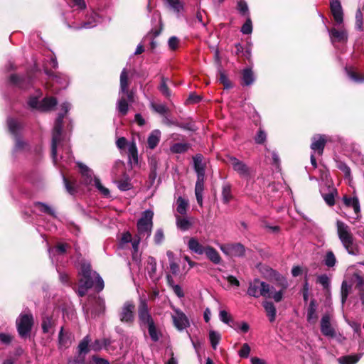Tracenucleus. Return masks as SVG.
Segmentation results:
<instances>
[{
  "mask_svg": "<svg viewBox=\"0 0 364 364\" xmlns=\"http://www.w3.org/2000/svg\"><path fill=\"white\" fill-rule=\"evenodd\" d=\"M330 38L332 43L335 42L344 43L347 41L348 36L345 29L332 28L329 31Z\"/></svg>",
  "mask_w": 364,
  "mask_h": 364,
  "instance_id": "18",
  "label": "nucleus"
},
{
  "mask_svg": "<svg viewBox=\"0 0 364 364\" xmlns=\"http://www.w3.org/2000/svg\"><path fill=\"white\" fill-rule=\"evenodd\" d=\"M93 181L94 185L101 192L102 194L107 197L109 196V191L108 190V188L102 186L98 178L95 177Z\"/></svg>",
  "mask_w": 364,
  "mask_h": 364,
  "instance_id": "48",
  "label": "nucleus"
},
{
  "mask_svg": "<svg viewBox=\"0 0 364 364\" xmlns=\"http://www.w3.org/2000/svg\"><path fill=\"white\" fill-rule=\"evenodd\" d=\"M344 204L348 207H352L355 214H358L360 211V203L357 197H348L344 196Z\"/></svg>",
  "mask_w": 364,
  "mask_h": 364,
  "instance_id": "25",
  "label": "nucleus"
},
{
  "mask_svg": "<svg viewBox=\"0 0 364 364\" xmlns=\"http://www.w3.org/2000/svg\"><path fill=\"white\" fill-rule=\"evenodd\" d=\"M153 218L154 212L151 210H146L142 213L136 224L137 237L147 240L150 237L153 228Z\"/></svg>",
  "mask_w": 364,
  "mask_h": 364,
  "instance_id": "6",
  "label": "nucleus"
},
{
  "mask_svg": "<svg viewBox=\"0 0 364 364\" xmlns=\"http://www.w3.org/2000/svg\"><path fill=\"white\" fill-rule=\"evenodd\" d=\"M99 19H100L99 16L96 13L93 12L91 14L90 19L87 21L83 23V24L81 26L77 27V28L88 29V28H93L99 22Z\"/></svg>",
  "mask_w": 364,
  "mask_h": 364,
  "instance_id": "31",
  "label": "nucleus"
},
{
  "mask_svg": "<svg viewBox=\"0 0 364 364\" xmlns=\"http://www.w3.org/2000/svg\"><path fill=\"white\" fill-rule=\"evenodd\" d=\"M67 247H68V245L65 244H59L56 246V247L55 249H51V250H48L50 257L53 263L55 262L53 257H54L55 253L58 254V255L64 254L66 252Z\"/></svg>",
  "mask_w": 364,
  "mask_h": 364,
  "instance_id": "35",
  "label": "nucleus"
},
{
  "mask_svg": "<svg viewBox=\"0 0 364 364\" xmlns=\"http://www.w3.org/2000/svg\"><path fill=\"white\" fill-rule=\"evenodd\" d=\"M231 187L228 184H225L222 188V199L224 203H228L232 199Z\"/></svg>",
  "mask_w": 364,
  "mask_h": 364,
  "instance_id": "41",
  "label": "nucleus"
},
{
  "mask_svg": "<svg viewBox=\"0 0 364 364\" xmlns=\"http://www.w3.org/2000/svg\"><path fill=\"white\" fill-rule=\"evenodd\" d=\"M54 326V321L51 317L46 316L42 321V329L44 333H50Z\"/></svg>",
  "mask_w": 364,
  "mask_h": 364,
  "instance_id": "40",
  "label": "nucleus"
},
{
  "mask_svg": "<svg viewBox=\"0 0 364 364\" xmlns=\"http://www.w3.org/2000/svg\"><path fill=\"white\" fill-rule=\"evenodd\" d=\"M188 247L191 252L200 255L204 254L205 251V247L203 246L195 237L190 238Z\"/></svg>",
  "mask_w": 364,
  "mask_h": 364,
  "instance_id": "21",
  "label": "nucleus"
},
{
  "mask_svg": "<svg viewBox=\"0 0 364 364\" xmlns=\"http://www.w3.org/2000/svg\"><path fill=\"white\" fill-rule=\"evenodd\" d=\"M237 9L242 15L248 14V6L244 0H239L237 2Z\"/></svg>",
  "mask_w": 364,
  "mask_h": 364,
  "instance_id": "56",
  "label": "nucleus"
},
{
  "mask_svg": "<svg viewBox=\"0 0 364 364\" xmlns=\"http://www.w3.org/2000/svg\"><path fill=\"white\" fill-rule=\"evenodd\" d=\"M219 81H220V83H222L224 85L225 88H230V87H231V84H230L228 77L221 70L220 71Z\"/></svg>",
  "mask_w": 364,
  "mask_h": 364,
  "instance_id": "60",
  "label": "nucleus"
},
{
  "mask_svg": "<svg viewBox=\"0 0 364 364\" xmlns=\"http://www.w3.org/2000/svg\"><path fill=\"white\" fill-rule=\"evenodd\" d=\"M190 148L188 143H176L170 146V151L173 154H183L186 152Z\"/></svg>",
  "mask_w": 364,
  "mask_h": 364,
  "instance_id": "30",
  "label": "nucleus"
},
{
  "mask_svg": "<svg viewBox=\"0 0 364 364\" xmlns=\"http://www.w3.org/2000/svg\"><path fill=\"white\" fill-rule=\"evenodd\" d=\"M209 339L211 343V346L213 349H216L220 339L221 336L220 334L215 331H210L209 332Z\"/></svg>",
  "mask_w": 364,
  "mask_h": 364,
  "instance_id": "43",
  "label": "nucleus"
},
{
  "mask_svg": "<svg viewBox=\"0 0 364 364\" xmlns=\"http://www.w3.org/2000/svg\"><path fill=\"white\" fill-rule=\"evenodd\" d=\"M159 90L165 97H169L171 96V91L167 86L166 80L164 77L161 78Z\"/></svg>",
  "mask_w": 364,
  "mask_h": 364,
  "instance_id": "50",
  "label": "nucleus"
},
{
  "mask_svg": "<svg viewBox=\"0 0 364 364\" xmlns=\"http://www.w3.org/2000/svg\"><path fill=\"white\" fill-rule=\"evenodd\" d=\"M164 240V231L161 228L157 229L154 235V240L156 245H160Z\"/></svg>",
  "mask_w": 364,
  "mask_h": 364,
  "instance_id": "51",
  "label": "nucleus"
},
{
  "mask_svg": "<svg viewBox=\"0 0 364 364\" xmlns=\"http://www.w3.org/2000/svg\"><path fill=\"white\" fill-rule=\"evenodd\" d=\"M34 208L36 210H39L40 212L46 213L50 215L55 217V211L52 209L51 207L46 203L37 202L34 204Z\"/></svg>",
  "mask_w": 364,
  "mask_h": 364,
  "instance_id": "33",
  "label": "nucleus"
},
{
  "mask_svg": "<svg viewBox=\"0 0 364 364\" xmlns=\"http://www.w3.org/2000/svg\"><path fill=\"white\" fill-rule=\"evenodd\" d=\"M324 264L331 268L333 267L336 263V258L333 252L331 250L327 251L323 259Z\"/></svg>",
  "mask_w": 364,
  "mask_h": 364,
  "instance_id": "37",
  "label": "nucleus"
},
{
  "mask_svg": "<svg viewBox=\"0 0 364 364\" xmlns=\"http://www.w3.org/2000/svg\"><path fill=\"white\" fill-rule=\"evenodd\" d=\"M152 109L159 114H164L166 112V107L163 104H151Z\"/></svg>",
  "mask_w": 364,
  "mask_h": 364,
  "instance_id": "62",
  "label": "nucleus"
},
{
  "mask_svg": "<svg viewBox=\"0 0 364 364\" xmlns=\"http://www.w3.org/2000/svg\"><path fill=\"white\" fill-rule=\"evenodd\" d=\"M10 81L13 84L17 85H18L21 88H26V87H24V85H23L24 80L20 79V77L18 76H17V75H12L10 77Z\"/></svg>",
  "mask_w": 364,
  "mask_h": 364,
  "instance_id": "63",
  "label": "nucleus"
},
{
  "mask_svg": "<svg viewBox=\"0 0 364 364\" xmlns=\"http://www.w3.org/2000/svg\"><path fill=\"white\" fill-rule=\"evenodd\" d=\"M135 305L132 301H126L119 314L120 321L124 323L131 324L134 320Z\"/></svg>",
  "mask_w": 364,
  "mask_h": 364,
  "instance_id": "11",
  "label": "nucleus"
},
{
  "mask_svg": "<svg viewBox=\"0 0 364 364\" xmlns=\"http://www.w3.org/2000/svg\"><path fill=\"white\" fill-rule=\"evenodd\" d=\"M220 250L230 257H242L245 255V247L240 244H228L220 245Z\"/></svg>",
  "mask_w": 364,
  "mask_h": 364,
  "instance_id": "13",
  "label": "nucleus"
},
{
  "mask_svg": "<svg viewBox=\"0 0 364 364\" xmlns=\"http://www.w3.org/2000/svg\"><path fill=\"white\" fill-rule=\"evenodd\" d=\"M321 331L322 333L327 336H333L335 331L331 326L330 317L328 315H324L321 321Z\"/></svg>",
  "mask_w": 364,
  "mask_h": 364,
  "instance_id": "19",
  "label": "nucleus"
},
{
  "mask_svg": "<svg viewBox=\"0 0 364 364\" xmlns=\"http://www.w3.org/2000/svg\"><path fill=\"white\" fill-rule=\"evenodd\" d=\"M57 104V100L55 97H46L41 102L39 103L38 98L31 97L28 100V105L31 108L38 109L41 111H49L53 109Z\"/></svg>",
  "mask_w": 364,
  "mask_h": 364,
  "instance_id": "8",
  "label": "nucleus"
},
{
  "mask_svg": "<svg viewBox=\"0 0 364 364\" xmlns=\"http://www.w3.org/2000/svg\"><path fill=\"white\" fill-rule=\"evenodd\" d=\"M90 342V339L88 336H85L79 343L78 345V353L80 355L81 354H87L89 350V343Z\"/></svg>",
  "mask_w": 364,
  "mask_h": 364,
  "instance_id": "36",
  "label": "nucleus"
},
{
  "mask_svg": "<svg viewBox=\"0 0 364 364\" xmlns=\"http://www.w3.org/2000/svg\"><path fill=\"white\" fill-rule=\"evenodd\" d=\"M229 162L233 170L236 171L240 177L248 178L250 176L251 170L245 163L234 156H230L229 158Z\"/></svg>",
  "mask_w": 364,
  "mask_h": 364,
  "instance_id": "12",
  "label": "nucleus"
},
{
  "mask_svg": "<svg viewBox=\"0 0 364 364\" xmlns=\"http://www.w3.org/2000/svg\"><path fill=\"white\" fill-rule=\"evenodd\" d=\"M46 75L49 77L50 82L51 83V87H53L55 85H59L58 87L53 88V91H58L62 88H65L68 85V77L63 75H54L53 73L48 71L46 69L45 70Z\"/></svg>",
  "mask_w": 364,
  "mask_h": 364,
  "instance_id": "14",
  "label": "nucleus"
},
{
  "mask_svg": "<svg viewBox=\"0 0 364 364\" xmlns=\"http://www.w3.org/2000/svg\"><path fill=\"white\" fill-rule=\"evenodd\" d=\"M17 328L21 337L28 336L33 325V316L31 314L21 315L16 320Z\"/></svg>",
  "mask_w": 364,
  "mask_h": 364,
  "instance_id": "10",
  "label": "nucleus"
},
{
  "mask_svg": "<svg viewBox=\"0 0 364 364\" xmlns=\"http://www.w3.org/2000/svg\"><path fill=\"white\" fill-rule=\"evenodd\" d=\"M166 1L176 12H179L183 9L179 0H166Z\"/></svg>",
  "mask_w": 364,
  "mask_h": 364,
  "instance_id": "54",
  "label": "nucleus"
},
{
  "mask_svg": "<svg viewBox=\"0 0 364 364\" xmlns=\"http://www.w3.org/2000/svg\"><path fill=\"white\" fill-rule=\"evenodd\" d=\"M147 328H148L149 334L151 340L154 342L158 341L159 340L160 337L161 336V333L157 329L155 323L148 326Z\"/></svg>",
  "mask_w": 364,
  "mask_h": 364,
  "instance_id": "44",
  "label": "nucleus"
},
{
  "mask_svg": "<svg viewBox=\"0 0 364 364\" xmlns=\"http://www.w3.org/2000/svg\"><path fill=\"white\" fill-rule=\"evenodd\" d=\"M176 223L177 228L183 231L188 230L192 225L188 218H181L178 215H176Z\"/></svg>",
  "mask_w": 364,
  "mask_h": 364,
  "instance_id": "29",
  "label": "nucleus"
},
{
  "mask_svg": "<svg viewBox=\"0 0 364 364\" xmlns=\"http://www.w3.org/2000/svg\"><path fill=\"white\" fill-rule=\"evenodd\" d=\"M267 292L265 296H262V297L267 299H273L274 301L279 302L283 299L284 292L282 290L280 291H274V287L267 284Z\"/></svg>",
  "mask_w": 364,
  "mask_h": 364,
  "instance_id": "23",
  "label": "nucleus"
},
{
  "mask_svg": "<svg viewBox=\"0 0 364 364\" xmlns=\"http://www.w3.org/2000/svg\"><path fill=\"white\" fill-rule=\"evenodd\" d=\"M219 318H220V320L222 322H223V323H225L226 324H229L230 322L232 321L231 316L225 310H221L220 311V313H219Z\"/></svg>",
  "mask_w": 364,
  "mask_h": 364,
  "instance_id": "53",
  "label": "nucleus"
},
{
  "mask_svg": "<svg viewBox=\"0 0 364 364\" xmlns=\"http://www.w3.org/2000/svg\"><path fill=\"white\" fill-rule=\"evenodd\" d=\"M204 253L213 263L215 264L220 263L221 257L217 250L213 247L210 245L205 246V251Z\"/></svg>",
  "mask_w": 364,
  "mask_h": 364,
  "instance_id": "24",
  "label": "nucleus"
},
{
  "mask_svg": "<svg viewBox=\"0 0 364 364\" xmlns=\"http://www.w3.org/2000/svg\"><path fill=\"white\" fill-rule=\"evenodd\" d=\"M138 317L141 326H145L148 327L155 323L149 312L147 301L145 299H139V304L138 306Z\"/></svg>",
  "mask_w": 364,
  "mask_h": 364,
  "instance_id": "7",
  "label": "nucleus"
},
{
  "mask_svg": "<svg viewBox=\"0 0 364 364\" xmlns=\"http://www.w3.org/2000/svg\"><path fill=\"white\" fill-rule=\"evenodd\" d=\"M161 133L159 129L153 130L148 136L147 144L148 146L151 149H154L156 147L160 141Z\"/></svg>",
  "mask_w": 364,
  "mask_h": 364,
  "instance_id": "22",
  "label": "nucleus"
},
{
  "mask_svg": "<svg viewBox=\"0 0 364 364\" xmlns=\"http://www.w3.org/2000/svg\"><path fill=\"white\" fill-rule=\"evenodd\" d=\"M355 27L358 30L363 28V13L360 9H358L355 13Z\"/></svg>",
  "mask_w": 364,
  "mask_h": 364,
  "instance_id": "55",
  "label": "nucleus"
},
{
  "mask_svg": "<svg viewBox=\"0 0 364 364\" xmlns=\"http://www.w3.org/2000/svg\"><path fill=\"white\" fill-rule=\"evenodd\" d=\"M351 286L346 281H343L341 285L342 303H344L348 297Z\"/></svg>",
  "mask_w": 364,
  "mask_h": 364,
  "instance_id": "47",
  "label": "nucleus"
},
{
  "mask_svg": "<svg viewBox=\"0 0 364 364\" xmlns=\"http://www.w3.org/2000/svg\"><path fill=\"white\" fill-rule=\"evenodd\" d=\"M146 269L151 279L156 280L159 278L156 275V261L153 257H149L147 259Z\"/></svg>",
  "mask_w": 364,
  "mask_h": 364,
  "instance_id": "26",
  "label": "nucleus"
},
{
  "mask_svg": "<svg viewBox=\"0 0 364 364\" xmlns=\"http://www.w3.org/2000/svg\"><path fill=\"white\" fill-rule=\"evenodd\" d=\"M250 352V347L247 343H244L239 351V355L241 358H247Z\"/></svg>",
  "mask_w": 364,
  "mask_h": 364,
  "instance_id": "61",
  "label": "nucleus"
},
{
  "mask_svg": "<svg viewBox=\"0 0 364 364\" xmlns=\"http://www.w3.org/2000/svg\"><path fill=\"white\" fill-rule=\"evenodd\" d=\"M267 139V134L266 133L262 130L259 129L255 136V141L257 144H263Z\"/></svg>",
  "mask_w": 364,
  "mask_h": 364,
  "instance_id": "57",
  "label": "nucleus"
},
{
  "mask_svg": "<svg viewBox=\"0 0 364 364\" xmlns=\"http://www.w3.org/2000/svg\"><path fill=\"white\" fill-rule=\"evenodd\" d=\"M80 274L82 276L79 281L77 290L80 296H83L87 291L93 286H95L97 291L103 289V279L97 272L92 271L89 263L83 262L80 264Z\"/></svg>",
  "mask_w": 364,
  "mask_h": 364,
  "instance_id": "1",
  "label": "nucleus"
},
{
  "mask_svg": "<svg viewBox=\"0 0 364 364\" xmlns=\"http://www.w3.org/2000/svg\"><path fill=\"white\" fill-rule=\"evenodd\" d=\"M360 358L359 355L343 356L339 358V363L341 364H355Z\"/></svg>",
  "mask_w": 364,
  "mask_h": 364,
  "instance_id": "45",
  "label": "nucleus"
},
{
  "mask_svg": "<svg viewBox=\"0 0 364 364\" xmlns=\"http://www.w3.org/2000/svg\"><path fill=\"white\" fill-rule=\"evenodd\" d=\"M336 228L338 238L347 252L352 255H358V247L355 242L353 235L349 226L345 223L338 220Z\"/></svg>",
  "mask_w": 364,
  "mask_h": 364,
  "instance_id": "3",
  "label": "nucleus"
},
{
  "mask_svg": "<svg viewBox=\"0 0 364 364\" xmlns=\"http://www.w3.org/2000/svg\"><path fill=\"white\" fill-rule=\"evenodd\" d=\"M346 73L348 77L353 81L356 82H361L364 81V76L362 77H358L357 73L353 70V68H346Z\"/></svg>",
  "mask_w": 364,
  "mask_h": 364,
  "instance_id": "46",
  "label": "nucleus"
},
{
  "mask_svg": "<svg viewBox=\"0 0 364 364\" xmlns=\"http://www.w3.org/2000/svg\"><path fill=\"white\" fill-rule=\"evenodd\" d=\"M128 159L129 164L132 166L137 165L139 163L138 150L135 142L132 141L128 144Z\"/></svg>",
  "mask_w": 364,
  "mask_h": 364,
  "instance_id": "20",
  "label": "nucleus"
},
{
  "mask_svg": "<svg viewBox=\"0 0 364 364\" xmlns=\"http://www.w3.org/2000/svg\"><path fill=\"white\" fill-rule=\"evenodd\" d=\"M172 319L175 327L182 331L189 326V321L187 316L181 311L176 309L174 314L172 315Z\"/></svg>",
  "mask_w": 364,
  "mask_h": 364,
  "instance_id": "15",
  "label": "nucleus"
},
{
  "mask_svg": "<svg viewBox=\"0 0 364 364\" xmlns=\"http://www.w3.org/2000/svg\"><path fill=\"white\" fill-rule=\"evenodd\" d=\"M105 346H106L105 341L102 342L100 340H95L90 346V348L91 350H92L94 351H99Z\"/></svg>",
  "mask_w": 364,
  "mask_h": 364,
  "instance_id": "58",
  "label": "nucleus"
},
{
  "mask_svg": "<svg viewBox=\"0 0 364 364\" xmlns=\"http://www.w3.org/2000/svg\"><path fill=\"white\" fill-rule=\"evenodd\" d=\"M317 319L316 304L314 300H311L307 311V320L310 323H314Z\"/></svg>",
  "mask_w": 364,
  "mask_h": 364,
  "instance_id": "28",
  "label": "nucleus"
},
{
  "mask_svg": "<svg viewBox=\"0 0 364 364\" xmlns=\"http://www.w3.org/2000/svg\"><path fill=\"white\" fill-rule=\"evenodd\" d=\"M318 282L323 286V288L327 289L330 285V280L327 275L322 274L318 277Z\"/></svg>",
  "mask_w": 364,
  "mask_h": 364,
  "instance_id": "59",
  "label": "nucleus"
},
{
  "mask_svg": "<svg viewBox=\"0 0 364 364\" xmlns=\"http://www.w3.org/2000/svg\"><path fill=\"white\" fill-rule=\"evenodd\" d=\"M176 211L181 215H186L188 205V200L179 197L176 200Z\"/></svg>",
  "mask_w": 364,
  "mask_h": 364,
  "instance_id": "34",
  "label": "nucleus"
},
{
  "mask_svg": "<svg viewBox=\"0 0 364 364\" xmlns=\"http://www.w3.org/2000/svg\"><path fill=\"white\" fill-rule=\"evenodd\" d=\"M194 170L197 174V181L195 186V195L198 203L203 205V193L204 191L205 165L203 163V156L197 154L193 157Z\"/></svg>",
  "mask_w": 364,
  "mask_h": 364,
  "instance_id": "4",
  "label": "nucleus"
},
{
  "mask_svg": "<svg viewBox=\"0 0 364 364\" xmlns=\"http://www.w3.org/2000/svg\"><path fill=\"white\" fill-rule=\"evenodd\" d=\"M128 75L126 69H123L120 75V90L119 98L117 103V110L122 114L126 115L129 110L128 102H134V92L128 90Z\"/></svg>",
  "mask_w": 364,
  "mask_h": 364,
  "instance_id": "2",
  "label": "nucleus"
},
{
  "mask_svg": "<svg viewBox=\"0 0 364 364\" xmlns=\"http://www.w3.org/2000/svg\"><path fill=\"white\" fill-rule=\"evenodd\" d=\"M12 341V336L6 333H0V341L3 344H9Z\"/></svg>",
  "mask_w": 364,
  "mask_h": 364,
  "instance_id": "64",
  "label": "nucleus"
},
{
  "mask_svg": "<svg viewBox=\"0 0 364 364\" xmlns=\"http://www.w3.org/2000/svg\"><path fill=\"white\" fill-rule=\"evenodd\" d=\"M353 280L358 287H362L364 285V279L359 270H356L353 274Z\"/></svg>",
  "mask_w": 364,
  "mask_h": 364,
  "instance_id": "49",
  "label": "nucleus"
},
{
  "mask_svg": "<svg viewBox=\"0 0 364 364\" xmlns=\"http://www.w3.org/2000/svg\"><path fill=\"white\" fill-rule=\"evenodd\" d=\"M267 289V283L260 281L259 279H255L249 283L247 293L250 296L258 298L262 296H265Z\"/></svg>",
  "mask_w": 364,
  "mask_h": 364,
  "instance_id": "9",
  "label": "nucleus"
},
{
  "mask_svg": "<svg viewBox=\"0 0 364 364\" xmlns=\"http://www.w3.org/2000/svg\"><path fill=\"white\" fill-rule=\"evenodd\" d=\"M242 80L245 85H250L255 81L253 73L251 69L245 68L242 72Z\"/></svg>",
  "mask_w": 364,
  "mask_h": 364,
  "instance_id": "38",
  "label": "nucleus"
},
{
  "mask_svg": "<svg viewBox=\"0 0 364 364\" xmlns=\"http://www.w3.org/2000/svg\"><path fill=\"white\" fill-rule=\"evenodd\" d=\"M77 165L80 169L82 175L86 177L85 182L87 183H91L92 181V171L82 163L77 162Z\"/></svg>",
  "mask_w": 364,
  "mask_h": 364,
  "instance_id": "32",
  "label": "nucleus"
},
{
  "mask_svg": "<svg viewBox=\"0 0 364 364\" xmlns=\"http://www.w3.org/2000/svg\"><path fill=\"white\" fill-rule=\"evenodd\" d=\"M331 10L334 20L338 24L343 23V10L339 0H332L331 1Z\"/></svg>",
  "mask_w": 364,
  "mask_h": 364,
  "instance_id": "17",
  "label": "nucleus"
},
{
  "mask_svg": "<svg viewBox=\"0 0 364 364\" xmlns=\"http://www.w3.org/2000/svg\"><path fill=\"white\" fill-rule=\"evenodd\" d=\"M326 143L324 135H315L312 138L311 149L314 153L317 152L318 155H322Z\"/></svg>",
  "mask_w": 364,
  "mask_h": 364,
  "instance_id": "16",
  "label": "nucleus"
},
{
  "mask_svg": "<svg viewBox=\"0 0 364 364\" xmlns=\"http://www.w3.org/2000/svg\"><path fill=\"white\" fill-rule=\"evenodd\" d=\"M60 108L63 112H60L58 114L52 133L51 153L53 161L55 163H56L57 146L60 141L63 128V119L64 116L70 109V105L68 102H64L60 105Z\"/></svg>",
  "mask_w": 364,
  "mask_h": 364,
  "instance_id": "5",
  "label": "nucleus"
},
{
  "mask_svg": "<svg viewBox=\"0 0 364 364\" xmlns=\"http://www.w3.org/2000/svg\"><path fill=\"white\" fill-rule=\"evenodd\" d=\"M9 131L11 134L16 135L18 131L21 128V124L14 119L10 118L7 121Z\"/></svg>",
  "mask_w": 364,
  "mask_h": 364,
  "instance_id": "42",
  "label": "nucleus"
},
{
  "mask_svg": "<svg viewBox=\"0 0 364 364\" xmlns=\"http://www.w3.org/2000/svg\"><path fill=\"white\" fill-rule=\"evenodd\" d=\"M116 183L118 188L122 191L130 190L132 187L130 179L127 176H125L122 180L118 181Z\"/></svg>",
  "mask_w": 364,
  "mask_h": 364,
  "instance_id": "39",
  "label": "nucleus"
},
{
  "mask_svg": "<svg viewBox=\"0 0 364 364\" xmlns=\"http://www.w3.org/2000/svg\"><path fill=\"white\" fill-rule=\"evenodd\" d=\"M252 31V21L250 18V17L247 18L245 23L243 24V26L241 28V32L243 34H250Z\"/></svg>",
  "mask_w": 364,
  "mask_h": 364,
  "instance_id": "52",
  "label": "nucleus"
},
{
  "mask_svg": "<svg viewBox=\"0 0 364 364\" xmlns=\"http://www.w3.org/2000/svg\"><path fill=\"white\" fill-rule=\"evenodd\" d=\"M262 306L269 317L271 322H273L276 318V308L274 304L271 301H265L262 303Z\"/></svg>",
  "mask_w": 364,
  "mask_h": 364,
  "instance_id": "27",
  "label": "nucleus"
}]
</instances>
